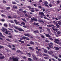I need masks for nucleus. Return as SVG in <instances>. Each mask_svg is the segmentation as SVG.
Segmentation results:
<instances>
[{
	"label": "nucleus",
	"mask_w": 61,
	"mask_h": 61,
	"mask_svg": "<svg viewBox=\"0 0 61 61\" xmlns=\"http://www.w3.org/2000/svg\"><path fill=\"white\" fill-rule=\"evenodd\" d=\"M3 2L4 4H5L6 3V2L4 0L3 1Z\"/></svg>",
	"instance_id": "4c0bfd02"
},
{
	"label": "nucleus",
	"mask_w": 61,
	"mask_h": 61,
	"mask_svg": "<svg viewBox=\"0 0 61 61\" xmlns=\"http://www.w3.org/2000/svg\"><path fill=\"white\" fill-rule=\"evenodd\" d=\"M12 60L14 61H18V58L17 57L15 58L13 57L12 58Z\"/></svg>",
	"instance_id": "f257e3e1"
},
{
	"label": "nucleus",
	"mask_w": 61,
	"mask_h": 61,
	"mask_svg": "<svg viewBox=\"0 0 61 61\" xmlns=\"http://www.w3.org/2000/svg\"><path fill=\"white\" fill-rule=\"evenodd\" d=\"M29 48L30 49V50H32V51H34V49H33L31 47H29Z\"/></svg>",
	"instance_id": "aec40b11"
},
{
	"label": "nucleus",
	"mask_w": 61,
	"mask_h": 61,
	"mask_svg": "<svg viewBox=\"0 0 61 61\" xmlns=\"http://www.w3.org/2000/svg\"><path fill=\"white\" fill-rule=\"evenodd\" d=\"M32 17L30 16H29L28 18V19H29V18H31Z\"/></svg>",
	"instance_id": "58836bf2"
},
{
	"label": "nucleus",
	"mask_w": 61,
	"mask_h": 61,
	"mask_svg": "<svg viewBox=\"0 0 61 61\" xmlns=\"http://www.w3.org/2000/svg\"><path fill=\"white\" fill-rule=\"evenodd\" d=\"M53 24H56V22L55 21H53Z\"/></svg>",
	"instance_id": "49530a36"
},
{
	"label": "nucleus",
	"mask_w": 61,
	"mask_h": 61,
	"mask_svg": "<svg viewBox=\"0 0 61 61\" xmlns=\"http://www.w3.org/2000/svg\"><path fill=\"white\" fill-rule=\"evenodd\" d=\"M23 39H26V37H25V36H23Z\"/></svg>",
	"instance_id": "8fccbe9b"
},
{
	"label": "nucleus",
	"mask_w": 61,
	"mask_h": 61,
	"mask_svg": "<svg viewBox=\"0 0 61 61\" xmlns=\"http://www.w3.org/2000/svg\"><path fill=\"white\" fill-rule=\"evenodd\" d=\"M44 58L45 59H47V58H48L47 57H44Z\"/></svg>",
	"instance_id": "e2e57ef3"
},
{
	"label": "nucleus",
	"mask_w": 61,
	"mask_h": 61,
	"mask_svg": "<svg viewBox=\"0 0 61 61\" xmlns=\"http://www.w3.org/2000/svg\"><path fill=\"white\" fill-rule=\"evenodd\" d=\"M54 42H55V43H57V44H58V45H59L60 44V43H61V42H57L56 41H54Z\"/></svg>",
	"instance_id": "2eb2a0df"
},
{
	"label": "nucleus",
	"mask_w": 61,
	"mask_h": 61,
	"mask_svg": "<svg viewBox=\"0 0 61 61\" xmlns=\"http://www.w3.org/2000/svg\"><path fill=\"white\" fill-rule=\"evenodd\" d=\"M19 10V11H23V10L22 9H20Z\"/></svg>",
	"instance_id": "f704fd0d"
},
{
	"label": "nucleus",
	"mask_w": 61,
	"mask_h": 61,
	"mask_svg": "<svg viewBox=\"0 0 61 61\" xmlns=\"http://www.w3.org/2000/svg\"><path fill=\"white\" fill-rule=\"evenodd\" d=\"M5 58V57L4 56H0V59H3Z\"/></svg>",
	"instance_id": "ddd939ff"
},
{
	"label": "nucleus",
	"mask_w": 61,
	"mask_h": 61,
	"mask_svg": "<svg viewBox=\"0 0 61 61\" xmlns=\"http://www.w3.org/2000/svg\"><path fill=\"white\" fill-rule=\"evenodd\" d=\"M12 4H16V3H15V2L12 1Z\"/></svg>",
	"instance_id": "79ce46f5"
},
{
	"label": "nucleus",
	"mask_w": 61,
	"mask_h": 61,
	"mask_svg": "<svg viewBox=\"0 0 61 61\" xmlns=\"http://www.w3.org/2000/svg\"><path fill=\"white\" fill-rule=\"evenodd\" d=\"M49 39L50 40H51V41L53 40V39L52 38H50Z\"/></svg>",
	"instance_id": "0e129e2a"
},
{
	"label": "nucleus",
	"mask_w": 61,
	"mask_h": 61,
	"mask_svg": "<svg viewBox=\"0 0 61 61\" xmlns=\"http://www.w3.org/2000/svg\"><path fill=\"white\" fill-rule=\"evenodd\" d=\"M49 6H50V7H51V6H52V5L51 4H49Z\"/></svg>",
	"instance_id": "6e6d98bb"
},
{
	"label": "nucleus",
	"mask_w": 61,
	"mask_h": 61,
	"mask_svg": "<svg viewBox=\"0 0 61 61\" xmlns=\"http://www.w3.org/2000/svg\"><path fill=\"white\" fill-rule=\"evenodd\" d=\"M44 34L46 36V37H51V36H50V35H49V34H46L45 33H44Z\"/></svg>",
	"instance_id": "6e6552de"
},
{
	"label": "nucleus",
	"mask_w": 61,
	"mask_h": 61,
	"mask_svg": "<svg viewBox=\"0 0 61 61\" xmlns=\"http://www.w3.org/2000/svg\"><path fill=\"white\" fill-rule=\"evenodd\" d=\"M34 44V43L33 41H31L30 43V44Z\"/></svg>",
	"instance_id": "393cba45"
},
{
	"label": "nucleus",
	"mask_w": 61,
	"mask_h": 61,
	"mask_svg": "<svg viewBox=\"0 0 61 61\" xmlns=\"http://www.w3.org/2000/svg\"><path fill=\"white\" fill-rule=\"evenodd\" d=\"M44 5H45L46 6H47V7H48L49 6L47 4H45Z\"/></svg>",
	"instance_id": "bf43d9fd"
},
{
	"label": "nucleus",
	"mask_w": 61,
	"mask_h": 61,
	"mask_svg": "<svg viewBox=\"0 0 61 61\" xmlns=\"http://www.w3.org/2000/svg\"><path fill=\"white\" fill-rule=\"evenodd\" d=\"M36 53H37V54H38V55L39 54V51H36Z\"/></svg>",
	"instance_id": "37998d69"
},
{
	"label": "nucleus",
	"mask_w": 61,
	"mask_h": 61,
	"mask_svg": "<svg viewBox=\"0 0 61 61\" xmlns=\"http://www.w3.org/2000/svg\"><path fill=\"white\" fill-rule=\"evenodd\" d=\"M50 45H52V46H53L54 45V44L52 42H51L50 44Z\"/></svg>",
	"instance_id": "c9c22d12"
},
{
	"label": "nucleus",
	"mask_w": 61,
	"mask_h": 61,
	"mask_svg": "<svg viewBox=\"0 0 61 61\" xmlns=\"http://www.w3.org/2000/svg\"><path fill=\"white\" fill-rule=\"evenodd\" d=\"M41 37H42V38H45V36H44L42 35L41 36Z\"/></svg>",
	"instance_id": "69168bd1"
},
{
	"label": "nucleus",
	"mask_w": 61,
	"mask_h": 61,
	"mask_svg": "<svg viewBox=\"0 0 61 61\" xmlns=\"http://www.w3.org/2000/svg\"><path fill=\"white\" fill-rule=\"evenodd\" d=\"M17 53H20L21 52V51L20 50H18L17 51Z\"/></svg>",
	"instance_id": "ea45409f"
},
{
	"label": "nucleus",
	"mask_w": 61,
	"mask_h": 61,
	"mask_svg": "<svg viewBox=\"0 0 61 61\" xmlns=\"http://www.w3.org/2000/svg\"><path fill=\"white\" fill-rule=\"evenodd\" d=\"M48 53L49 54H50V55H52L53 56V52L52 51H51L50 52V51H48Z\"/></svg>",
	"instance_id": "423d86ee"
},
{
	"label": "nucleus",
	"mask_w": 61,
	"mask_h": 61,
	"mask_svg": "<svg viewBox=\"0 0 61 61\" xmlns=\"http://www.w3.org/2000/svg\"><path fill=\"white\" fill-rule=\"evenodd\" d=\"M55 41H57V42H59V40H58L57 39H55Z\"/></svg>",
	"instance_id": "2f4dec72"
},
{
	"label": "nucleus",
	"mask_w": 61,
	"mask_h": 61,
	"mask_svg": "<svg viewBox=\"0 0 61 61\" xmlns=\"http://www.w3.org/2000/svg\"><path fill=\"white\" fill-rule=\"evenodd\" d=\"M4 48V47L3 46H0V48Z\"/></svg>",
	"instance_id": "c85d7f7f"
},
{
	"label": "nucleus",
	"mask_w": 61,
	"mask_h": 61,
	"mask_svg": "<svg viewBox=\"0 0 61 61\" xmlns=\"http://www.w3.org/2000/svg\"><path fill=\"white\" fill-rule=\"evenodd\" d=\"M44 19H47V20H50L49 19L47 18L46 17H44Z\"/></svg>",
	"instance_id": "a19ab883"
},
{
	"label": "nucleus",
	"mask_w": 61,
	"mask_h": 61,
	"mask_svg": "<svg viewBox=\"0 0 61 61\" xmlns=\"http://www.w3.org/2000/svg\"><path fill=\"white\" fill-rule=\"evenodd\" d=\"M28 59L29 61H32V59L30 58H28Z\"/></svg>",
	"instance_id": "473e14b6"
},
{
	"label": "nucleus",
	"mask_w": 61,
	"mask_h": 61,
	"mask_svg": "<svg viewBox=\"0 0 61 61\" xmlns=\"http://www.w3.org/2000/svg\"><path fill=\"white\" fill-rule=\"evenodd\" d=\"M59 20H60V21H61V17H59Z\"/></svg>",
	"instance_id": "338daca9"
},
{
	"label": "nucleus",
	"mask_w": 61,
	"mask_h": 61,
	"mask_svg": "<svg viewBox=\"0 0 61 61\" xmlns=\"http://www.w3.org/2000/svg\"><path fill=\"white\" fill-rule=\"evenodd\" d=\"M58 61H61V60L60 59L58 58Z\"/></svg>",
	"instance_id": "774afa93"
},
{
	"label": "nucleus",
	"mask_w": 61,
	"mask_h": 61,
	"mask_svg": "<svg viewBox=\"0 0 61 61\" xmlns=\"http://www.w3.org/2000/svg\"><path fill=\"white\" fill-rule=\"evenodd\" d=\"M26 39L27 40H30V39L29 38H27L26 37Z\"/></svg>",
	"instance_id": "e433bc0d"
},
{
	"label": "nucleus",
	"mask_w": 61,
	"mask_h": 61,
	"mask_svg": "<svg viewBox=\"0 0 61 61\" xmlns=\"http://www.w3.org/2000/svg\"><path fill=\"white\" fill-rule=\"evenodd\" d=\"M13 7L14 8H15V9H17L18 8L15 5H13Z\"/></svg>",
	"instance_id": "a211bd4d"
},
{
	"label": "nucleus",
	"mask_w": 61,
	"mask_h": 61,
	"mask_svg": "<svg viewBox=\"0 0 61 61\" xmlns=\"http://www.w3.org/2000/svg\"><path fill=\"white\" fill-rule=\"evenodd\" d=\"M6 9H7V10H8V9H10V7H7L6 8Z\"/></svg>",
	"instance_id": "13d9d810"
},
{
	"label": "nucleus",
	"mask_w": 61,
	"mask_h": 61,
	"mask_svg": "<svg viewBox=\"0 0 61 61\" xmlns=\"http://www.w3.org/2000/svg\"><path fill=\"white\" fill-rule=\"evenodd\" d=\"M15 22V24L16 25H18L19 24V22H17L16 20H14Z\"/></svg>",
	"instance_id": "f8f14e48"
},
{
	"label": "nucleus",
	"mask_w": 61,
	"mask_h": 61,
	"mask_svg": "<svg viewBox=\"0 0 61 61\" xmlns=\"http://www.w3.org/2000/svg\"><path fill=\"white\" fill-rule=\"evenodd\" d=\"M52 56L56 58V59H58V57L55 56V55H53Z\"/></svg>",
	"instance_id": "dca6fc26"
},
{
	"label": "nucleus",
	"mask_w": 61,
	"mask_h": 61,
	"mask_svg": "<svg viewBox=\"0 0 61 61\" xmlns=\"http://www.w3.org/2000/svg\"><path fill=\"white\" fill-rule=\"evenodd\" d=\"M46 30H47V31H50V29H49L48 28H46Z\"/></svg>",
	"instance_id": "72a5a7b5"
},
{
	"label": "nucleus",
	"mask_w": 61,
	"mask_h": 61,
	"mask_svg": "<svg viewBox=\"0 0 61 61\" xmlns=\"http://www.w3.org/2000/svg\"><path fill=\"white\" fill-rule=\"evenodd\" d=\"M58 23L59 25H60L61 26V22L60 21H59L58 22Z\"/></svg>",
	"instance_id": "6ab92c4d"
},
{
	"label": "nucleus",
	"mask_w": 61,
	"mask_h": 61,
	"mask_svg": "<svg viewBox=\"0 0 61 61\" xmlns=\"http://www.w3.org/2000/svg\"><path fill=\"white\" fill-rule=\"evenodd\" d=\"M7 30V29H5L4 27H2V31L3 32H5V31H6Z\"/></svg>",
	"instance_id": "9b49d317"
},
{
	"label": "nucleus",
	"mask_w": 61,
	"mask_h": 61,
	"mask_svg": "<svg viewBox=\"0 0 61 61\" xmlns=\"http://www.w3.org/2000/svg\"><path fill=\"white\" fill-rule=\"evenodd\" d=\"M35 11V10H30V11L31 12H34V11Z\"/></svg>",
	"instance_id": "a18cd8bd"
},
{
	"label": "nucleus",
	"mask_w": 61,
	"mask_h": 61,
	"mask_svg": "<svg viewBox=\"0 0 61 61\" xmlns=\"http://www.w3.org/2000/svg\"><path fill=\"white\" fill-rule=\"evenodd\" d=\"M23 13H24V14L25 13H26V11H23Z\"/></svg>",
	"instance_id": "864d4df0"
},
{
	"label": "nucleus",
	"mask_w": 61,
	"mask_h": 61,
	"mask_svg": "<svg viewBox=\"0 0 61 61\" xmlns=\"http://www.w3.org/2000/svg\"><path fill=\"white\" fill-rule=\"evenodd\" d=\"M21 24L22 25H25V23L24 22H21Z\"/></svg>",
	"instance_id": "7c9ffc66"
},
{
	"label": "nucleus",
	"mask_w": 61,
	"mask_h": 61,
	"mask_svg": "<svg viewBox=\"0 0 61 61\" xmlns=\"http://www.w3.org/2000/svg\"><path fill=\"white\" fill-rule=\"evenodd\" d=\"M44 3L45 4H48V3L46 1H44Z\"/></svg>",
	"instance_id": "c756f323"
},
{
	"label": "nucleus",
	"mask_w": 61,
	"mask_h": 61,
	"mask_svg": "<svg viewBox=\"0 0 61 61\" xmlns=\"http://www.w3.org/2000/svg\"><path fill=\"white\" fill-rule=\"evenodd\" d=\"M18 41L22 43H25V42L24 41H22L20 40H19Z\"/></svg>",
	"instance_id": "f3484780"
},
{
	"label": "nucleus",
	"mask_w": 61,
	"mask_h": 61,
	"mask_svg": "<svg viewBox=\"0 0 61 61\" xmlns=\"http://www.w3.org/2000/svg\"><path fill=\"white\" fill-rule=\"evenodd\" d=\"M57 33L58 34H60V31H58L57 32Z\"/></svg>",
	"instance_id": "052dcab7"
},
{
	"label": "nucleus",
	"mask_w": 61,
	"mask_h": 61,
	"mask_svg": "<svg viewBox=\"0 0 61 61\" xmlns=\"http://www.w3.org/2000/svg\"><path fill=\"white\" fill-rule=\"evenodd\" d=\"M49 48H53V46H52L49 45Z\"/></svg>",
	"instance_id": "b1692460"
},
{
	"label": "nucleus",
	"mask_w": 61,
	"mask_h": 61,
	"mask_svg": "<svg viewBox=\"0 0 61 61\" xmlns=\"http://www.w3.org/2000/svg\"><path fill=\"white\" fill-rule=\"evenodd\" d=\"M1 20L2 21V22H4V21H5V19H1Z\"/></svg>",
	"instance_id": "de8ad7c7"
},
{
	"label": "nucleus",
	"mask_w": 61,
	"mask_h": 61,
	"mask_svg": "<svg viewBox=\"0 0 61 61\" xmlns=\"http://www.w3.org/2000/svg\"><path fill=\"white\" fill-rule=\"evenodd\" d=\"M39 14L40 15H43V16H44L45 17L46 16L44 14V13L42 12H39Z\"/></svg>",
	"instance_id": "f03ea898"
},
{
	"label": "nucleus",
	"mask_w": 61,
	"mask_h": 61,
	"mask_svg": "<svg viewBox=\"0 0 61 61\" xmlns=\"http://www.w3.org/2000/svg\"><path fill=\"white\" fill-rule=\"evenodd\" d=\"M54 48H55V50H59V48H58L54 47Z\"/></svg>",
	"instance_id": "bb28decb"
},
{
	"label": "nucleus",
	"mask_w": 61,
	"mask_h": 61,
	"mask_svg": "<svg viewBox=\"0 0 61 61\" xmlns=\"http://www.w3.org/2000/svg\"><path fill=\"white\" fill-rule=\"evenodd\" d=\"M31 21H37V20L36 18H32L31 19Z\"/></svg>",
	"instance_id": "39448f33"
},
{
	"label": "nucleus",
	"mask_w": 61,
	"mask_h": 61,
	"mask_svg": "<svg viewBox=\"0 0 61 61\" xmlns=\"http://www.w3.org/2000/svg\"><path fill=\"white\" fill-rule=\"evenodd\" d=\"M10 22L11 23H14V21L13 20H10Z\"/></svg>",
	"instance_id": "680f3d73"
},
{
	"label": "nucleus",
	"mask_w": 61,
	"mask_h": 61,
	"mask_svg": "<svg viewBox=\"0 0 61 61\" xmlns=\"http://www.w3.org/2000/svg\"><path fill=\"white\" fill-rule=\"evenodd\" d=\"M34 25H38V23L34 22Z\"/></svg>",
	"instance_id": "412c9836"
},
{
	"label": "nucleus",
	"mask_w": 61,
	"mask_h": 61,
	"mask_svg": "<svg viewBox=\"0 0 61 61\" xmlns=\"http://www.w3.org/2000/svg\"><path fill=\"white\" fill-rule=\"evenodd\" d=\"M32 56H33V58L35 60H37V61L38 60L37 58L36 57V56H35V55H32Z\"/></svg>",
	"instance_id": "20e7f679"
},
{
	"label": "nucleus",
	"mask_w": 61,
	"mask_h": 61,
	"mask_svg": "<svg viewBox=\"0 0 61 61\" xmlns=\"http://www.w3.org/2000/svg\"><path fill=\"white\" fill-rule=\"evenodd\" d=\"M47 26L48 27H55V25H47Z\"/></svg>",
	"instance_id": "7ed1b4c3"
},
{
	"label": "nucleus",
	"mask_w": 61,
	"mask_h": 61,
	"mask_svg": "<svg viewBox=\"0 0 61 61\" xmlns=\"http://www.w3.org/2000/svg\"><path fill=\"white\" fill-rule=\"evenodd\" d=\"M42 49H44V52L45 53H47V51L46 49H44V48H42Z\"/></svg>",
	"instance_id": "9d476101"
},
{
	"label": "nucleus",
	"mask_w": 61,
	"mask_h": 61,
	"mask_svg": "<svg viewBox=\"0 0 61 61\" xmlns=\"http://www.w3.org/2000/svg\"><path fill=\"white\" fill-rule=\"evenodd\" d=\"M18 30H19L20 31H23V32H24V31H25L24 30H23V29L20 28H19L18 29Z\"/></svg>",
	"instance_id": "1a4fd4ad"
},
{
	"label": "nucleus",
	"mask_w": 61,
	"mask_h": 61,
	"mask_svg": "<svg viewBox=\"0 0 61 61\" xmlns=\"http://www.w3.org/2000/svg\"><path fill=\"white\" fill-rule=\"evenodd\" d=\"M4 25L5 27H7V25L6 24H4Z\"/></svg>",
	"instance_id": "a878e982"
},
{
	"label": "nucleus",
	"mask_w": 61,
	"mask_h": 61,
	"mask_svg": "<svg viewBox=\"0 0 61 61\" xmlns=\"http://www.w3.org/2000/svg\"><path fill=\"white\" fill-rule=\"evenodd\" d=\"M14 27H15V29H18L19 28H18V27H16V26H15Z\"/></svg>",
	"instance_id": "c03bdc74"
},
{
	"label": "nucleus",
	"mask_w": 61,
	"mask_h": 61,
	"mask_svg": "<svg viewBox=\"0 0 61 61\" xmlns=\"http://www.w3.org/2000/svg\"><path fill=\"white\" fill-rule=\"evenodd\" d=\"M55 24H56V26L57 27H59V25H58V23H57V22H56Z\"/></svg>",
	"instance_id": "5701e85b"
},
{
	"label": "nucleus",
	"mask_w": 61,
	"mask_h": 61,
	"mask_svg": "<svg viewBox=\"0 0 61 61\" xmlns=\"http://www.w3.org/2000/svg\"><path fill=\"white\" fill-rule=\"evenodd\" d=\"M24 35L25 36L29 37L31 36V35L29 34H24Z\"/></svg>",
	"instance_id": "0eeeda50"
},
{
	"label": "nucleus",
	"mask_w": 61,
	"mask_h": 61,
	"mask_svg": "<svg viewBox=\"0 0 61 61\" xmlns=\"http://www.w3.org/2000/svg\"><path fill=\"white\" fill-rule=\"evenodd\" d=\"M23 21L25 22H27V21H26L25 19H24Z\"/></svg>",
	"instance_id": "603ef678"
},
{
	"label": "nucleus",
	"mask_w": 61,
	"mask_h": 61,
	"mask_svg": "<svg viewBox=\"0 0 61 61\" xmlns=\"http://www.w3.org/2000/svg\"><path fill=\"white\" fill-rule=\"evenodd\" d=\"M2 35V33H1V32H0V35H1V36H2V37H4V36H3Z\"/></svg>",
	"instance_id": "cd10ccee"
},
{
	"label": "nucleus",
	"mask_w": 61,
	"mask_h": 61,
	"mask_svg": "<svg viewBox=\"0 0 61 61\" xmlns=\"http://www.w3.org/2000/svg\"><path fill=\"white\" fill-rule=\"evenodd\" d=\"M43 55L44 56H48V55L47 54H43Z\"/></svg>",
	"instance_id": "4be33fe9"
},
{
	"label": "nucleus",
	"mask_w": 61,
	"mask_h": 61,
	"mask_svg": "<svg viewBox=\"0 0 61 61\" xmlns=\"http://www.w3.org/2000/svg\"><path fill=\"white\" fill-rule=\"evenodd\" d=\"M1 16H2L3 17H5V15H4L3 14H2L1 15Z\"/></svg>",
	"instance_id": "5fc2aeb1"
},
{
	"label": "nucleus",
	"mask_w": 61,
	"mask_h": 61,
	"mask_svg": "<svg viewBox=\"0 0 61 61\" xmlns=\"http://www.w3.org/2000/svg\"><path fill=\"white\" fill-rule=\"evenodd\" d=\"M9 32H10V31H7V30H6V31L5 32V33L6 34H8Z\"/></svg>",
	"instance_id": "4468645a"
},
{
	"label": "nucleus",
	"mask_w": 61,
	"mask_h": 61,
	"mask_svg": "<svg viewBox=\"0 0 61 61\" xmlns=\"http://www.w3.org/2000/svg\"><path fill=\"white\" fill-rule=\"evenodd\" d=\"M14 31L15 32H16V33H18V31L17 30H14Z\"/></svg>",
	"instance_id": "4d7b16f0"
},
{
	"label": "nucleus",
	"mask_w": 61,
	"mask_h": 61,
	"mask_svg": "<svg viewBox=\"0 0 61 61\" xmlns=\"http://www.w3.org/2000/svg\"><path fill=\"white\" fill-rule=\"evenodd\" d=\"M45 41L46 42H47V43L49 42V41H48V40H45Z\"/></svg>",
	"instance_id": "3c124183"
},
{
	"label": "nucleus",
	"mask_w": 61,
	"mask_h": 61,
	"mask_svg": "<svg viewBox=\"0 0 61 61\" xmlns=\"http://www.w3.org/2000/svg\"><path fill=\"white\" fill-rule=\"evenodd\" d=\"M57 4H59V3H60V1L59 0H58L57 1Z\"/></svg>",
	"instance_id": "09e8293b"
}]
</instances>
